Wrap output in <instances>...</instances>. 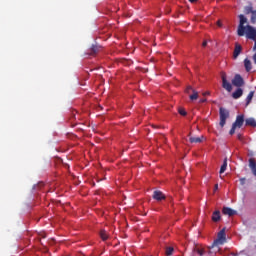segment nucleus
<instances>
[{
	"label": "nucleus",
	"mask_w": 256,
	"mask_h": 256,
	"mask_svg": "<svg viewBox=\"0 0 256 256\" xmlns=\"http://www.w3.org/2000/svg\"><path fill=\"white\" fill-rule=\"evenodd\" d=\"M238 17L240 22L238 25L237 33L239 37H243L245 35V28H247V26H245V23H247V18L243 14H240Z\"/></svg>",
	"instance_id": "nucleus-1"
},
{
	"label": "nucleus",
	"mask_w": 256,
	"mask_h": 256,
	"mask_svg": "<svg viewBox=\"0 0 256 256\" xmlns=\"http://www.w3.org/2000/svg\"><path fill=\"white\" fill-rule=\"evenodd\" d=\"M225 241H227V237H226V234H225V228H223L218 233V238L213 242L210 249H213V247H215L216 245H223V243H225Z\"/></svg>",
	"instance_id": "nucleus-2"
},
{
	"label": "nucleus",
	"mask_w": 256,
	"mask_h": 256,
	"mask_svg": "<svg viewBox=\"0 0 256 256\" xmlns=\"http://www.w3.org/2000/svg\"><path fill=\"white\" fill-rule=\"evenodd\" d=\"M220 113V127H225V123H227V119H229V110L221 107L219 109Z\"/></svg>",
	"instance_id": "nucleus-3"
},
{
	"label": "nucleus",
	"mask_w": 256,
	"mask_h": 256,
	"mask_svg": "<svg viewBox=\"0 0 256 256\" xmlns=\"http://www.w3.org/2000/svg\"><path fill=\"white\" fill-rule=\"evenodd\" d=\"M247 39H251L252 41H256V29L251 25H247L245 28V33Z\"/></svg>",
	"instance_id": "nucleus-4"
},
{
	"label": "nucleus",
	"mask_w": 256,
	"mask_h": 256,
	"mask_svg": "<svg viewBox=\"0 0 256 256\" xmlns=\"http://www.w3.org/2000/svg\"><path fill=\"white\" fill-rule=\"evenodd\" d=\"M221 79L223 89L228 91V93H231V91H233V86L231 85V83H229V81H227V74L225 72L221 73Z\"/></svg>",
	"instance_id": "nucleus-5"
},
{
	"label": "nucleus",
	"mask_w": 256,
	"mask_h": 256,
	"mask_svg": "<svg viewBox=\"0 0 256 256\" xmlns=\"http://www.w3.org/2000/svg\"><path fill=\"white\" fill-rule=\"evenodd\" d=\"M234 87H243L245 85V80L239 74H236L232 80Z\"/></svg>",
	"instance_id": "nucleus-6"
},
{
	"label": "nucleus",
	"mask_w": 256,
	"mask_h": 256,
	"mask_svg": "<svg viewBox=\"0 0 256 256\" xmlns=\"http://www.w3.org/2000/svg\"><path fill=\"white\" fill-rule=\"evenodd\" d=\"M243 123H245V116L241 114L236 117V120L232 125H234L236 128L238 127V129H241V127H243Z\"/></svg>",
	"instance_id": "nucleus-7"
},
{
	"label": "nucleus",
	"mask_w": 256,
	"mask_h": 256,
	"mask_svg": "<svg viewBox=\"0 0 256 256\" xmlns=\"http://www.w3.org/2000/svg\"><path fill=\"white\" fill-rule=\"evenodd\" d=\"M243 51V47L239 43H235V48L233 52V59H237L239 55H241V52Z\"/></svg>",
	"instance_id": "nucleus-8"
},
{
	"label": "nucleus",
	"mask_w": 256,
	"mask_h": 256,
	"mask_svg": "<svg viewBox=\"0 0 256 256\" xmlns=\"http://www.w3.org/2000/svg\"><path fill=\"white\" fill-rule=\"evenodd\" d=\"M190 91H192V95H190V99L191 101H195L199 98V93L197 91H195L191 86H188L186 89V93H190Z\"/></svg>",
	"instance_id": "nucleus-9"
},
{
	"label": "nucleus",
	"mask_w": 256,
	"mask_h": 256,
	"mask_svg": "<svg viewBox=\"0 0 256 256\" xmlns=\"http://www.w3.org/2000/svg\"><path fill=\"white\" fill-rule=\"evenodd\" d=\"M222 213H223V215H228V217H233V215H237V211H235L229 207H223Z\"/></svg>",
	"instance_id": "nucleus-10"
},
{
	"label": "nucleus",
	"mask_w": 256,
	"mask_h": 256,
	"mask_svg": "<svg viewBox=\"0 0 256 256\" xmlns=\"http://www.w3.org/2000/svg\"><path fill=\"white\" fill-rule=\"evenodd\" d=\"M101 51V46L93 44L90 48V55H97Z\"/></svg>",
	"instance_id": "nucleus-11"
},
{
	"label": "nucleus",
	"mask_w": 256,
	"mask_h": 256,
	"mask_svg": "<svg viewBox=\"0 0 256 256\" xmlns=\"http://www.w3.org/2000/svg\"><path fill=\"white\" fill-rule=\"evenodd\" d=\"M203 139H205L204 136L193 137V136H191V134H189L190 143H203Z\"/></svg>",
	"instance_id": "nucleus-12"
},
{
	"label": "nucleus",
	"mask_w": 256,
	"mask_h": 256,
	"mask_svg": "<svg viewBox=\"0 0 256 256\" xmlns=\"http://www.w3.org/2000/svg\"><path fill=\"white\" fill-rule=\"evenodd\" d=\"M212 221H214V223L221 221V212L219 210L213 212Z\"/></svg>",
	"instance_id": "nucleus-13"
},
{
	"label": "nucleus",
	"mask_w": 256,
	"mask_h": 256,
	"mask_svg": "<svg viewBox=\"0 0 256 256\" xmlns=\"http://www.w3.org/2000/svg\"><path fill=\"white\" fill-rule=\"evenodd\" d=\"M233 99H239L240 97H243V89L238 88L235 92L232 93Z\"/></svg>",
	"instance_id": "nucleus-14"
},
{
	"label": "nucleus",
	"mask_w": 256,
	"mask_h": 256,
	"mask_svg": "<svg viewBox=\"0 0 256 256\" xmlns=\"http://www.w3.org/2000/svg\"><path fill=\"white\" fill-rule=\"evenodd\" d=\"M244 67H245L247 73H249V71H251V70L253 69V66H252V64H251V60H249V59L246 58V59L244 60Z\"/></svg>",
	"instance_id": "nucleus-15"
},
{
	"label": "nucleus",
	"mask_w": 256,
	"mask_h": 256,
	"mask_svg": "<svg viewBox=\"0 0 256 256\" xmlns=\"http://www.w3.org/2000/svg\"><path fill=\"white\" fill-rule=\"evenodd\" d=\"M174 251H175V249L173 248V246H165L164 247V253H165L166 256L173 255Z\"/></svg>",
	"instance_id": "nucleus-16"
},
{
	"label": "nucleus",
	"mask_w": 256,
	"mask_h": 256,
	"mask_svg": "<svg viewBox=\"0 0 256 256\" xmlns=\"http://www.w3.org/2000/svg\"><path fill=\"white\" fill-rule=\"evenodd\" d=\"M246 126L248 127H256V121L254 118H247L245 120Z\"/></svg>",
	"instance_id": "nucleus-17"
},
{
	"label": "nucleus",
	"mask_w": 256,
	"mask_h": 256,
	"mask_svg": "<svg viewBox=\"0 0 256 256\" xmlns=\"http://www.w3.org/2000/svg\"><path fill=\"white\" fill-rule=\"evenodd\" d=\"M100 237L102 241H107L109 239V234L105 230L100 231Z\"/></svg>",
	"instance_id": "nucleus-18"
},
{
	"label": "nucleus",
	"mask_w": 256,
	"mask_h": 256,
	"mask_svg": "<svg viewBox=\"0 0 256 256\" xmlns=\"http://www.w3.org/2000/svg\"><path fill=\"white\" fill-rule=\"evenodd\" d=\"M227 171V158L224 159L223 164L220 168V175H223Z\"/></svg>",
	"instance_id": "nucleus-19"
},
{
	"label": "nucleus",
	"mask_w": 256,
	"mask_h": 256,
	"mask_svg": "<svg viewBox=\"0 0 256 256\" xmlns=\"http://www.w3.org/2000/svg\"><path fill=\"white\" fill-rule=\"evenodd\" d=\"M152 197H153V199H155L156 201H161V191H159V190L154 191Z\"/></svg>",
	"instance_id": "nucleus-20"
},
{
	"label": "nucleus",
	"mask_w": 256,
	"mask_h": 256,
	"mask_svg": "<svg viewBox=\"0 0 256 256\" xmlns=\"http://www.w3.org/2000/svg\"><path fill=\"white\" fill-rule=\"evenodd\" d=\"M255 95V91H251L247 98H246V105H249V103H251V101L253 100V96Z\"/></svg>",
	"instance_id": "nucleus-21"
},
{
	"label": "nucleus",
	"mask_w": 256,
	"mask_h": 256,
	"mask_svg": "<svg viewBox=\"0 0 256 256\" xmlns=\"http://www.w3.org/2000/svg\"><path fill=\"white\" fill-rule=\"evenodd\" d=\"M250 21H251L252 25L256 24V10H254V12H252Z\"/></svg>",
	"instance_id": "nucleus-22"
},
{
	"label": "nucleus",
	"mask_w": 256,
	"mask_h": 256,
	"mask_svg": "<svg viewBox=\"0 0 256 256\" xmlns=\"http://www.w3.org/2000/svg\"><path fill=\"white\" fill-rule=\"evenodd\" d=\"M253 12H255V10H253V7L248 6V7L245 8L246 15H249V13H251V15H252Z\"/></svg>",
	"instance_id": "nucleus-23"
},
{
	"label": "nucleus",
	"mask_w": 256,
	"mask_h": 256,
	"mask_svg": "<svg viewBox=\"0 0 256 256\" xmlns=\"http://www.w3.org/2000/svg\"><path fill=\"white\" fill-rule=\"evenodd\" d=\"M178 113H180V115H182L183 117H185V115H187V111H185V109H183V108H179Z\"/></svg>",
	"instance_id": "nucleus-24"
},
{
	"label": "nucleus",
	"mask_w": 256,
	"mask_h": 256,
	"mask_svg": "<svg viewBox=\"0 0 256 256\" xmlns=\"http://www.w3.org/2000/svg\"><path fill=\"white\" fill-rule=\"evenodd\" d=\"M235 129H237V126L232 124V128L229 131L230 135H235Z\"/></svg>",
	"instance_id": "nucleus-25"
},
{
	"label": "nucleus",
	"mask_w": 256,
	"mask_h": 256,
	"mask_svg": "<svg viewBox=\"0 0 256 256\" xmlns=\"http://www.w3.org/2000/svg\"><path fill=\"white\" fill-rule=\"evenodd\" d=\"M197 253H198V255H200V256H204V255H205V250H204V249H198V250H197Z\"/></svg>",
	"instance_id": "nucleus-26"
},
{
	"label": "nucleus",
	"mask_w": 256,
	"mask_h": 256,
	"mask_svg": "<svg viewBox=\"0 0 256 256\" xmlns=\"http://www.w3.org/2000/svg\"><path fill=\"white\" fill-rule=\"evenodd\" d=\"M237 139H238L239 141H243V135L237 134Z\"/></svg>",
	"instance_id": "nucleus-27"
},
{
	"label": "nucleus",
	"mask_w": 256,
	"mask_h": 256,
	"mask_svg": "<svg viewBox=\"0 0 256 256\" xmlns=\"http://www.w3.org/2000/svg\"><path fill=\"white\" fill-rule=\"evenodd\" d=\"M245 181H246L245 178H240V185H245Z\"/></svg>",
	"instance_id": "nucleus-28"
},
{
	"label": "nucleus",
	"mask_w": 256,
	"mask_h": 256,
	"mask_svg": "<svg viewBox=\"0 0 256 256\" xmlns=\"http://www.w3.org/2000/svg\"><path fill=\"white\" fill-rule=\"evenodd\" d=\"M167 199V197L165 196V194L161 193V201H165Z\"/></svg>",
	"instance_id": "nucleus-29"
},
{
	"label": "nucleus",
	"mask_w": 256,
	"mask_h": 256,
	"mask_svg": "<svg viewBox=\"0 0 256 256\" xmlns=\"http://www.w3.org/2000/svg\"><path fill=\"white\" fill-rule=\"evenodd\" d=\"M202 46H203V47H207V40H205V41L202 43Z\"/></svg>",
	"instance_id": "nucleus-30"
},
{
	"label": "nucleus",
	"mask_w": 256,
	"mask_h": 256,
	"mask_svg": "<svg viewBox=\"0 0 256 256\" xmlns=\"http://www.w3.org/2000/svg\"><path fill=\"white\" fill-rule=\"evenodd\" d=\"M217 189H219V184H216V185L214 186V191H217Z\"/></svg>",
	"instance_id": "nucleus-31"
},
{
	"label": "nucleus",
	"mask_w": 256,
	"mask_h": 256,
	"mask_svg": "<svg viewBox=\"0 0 256 256\" xmlns=\"http://www.w3.org/2000/svg\"><path fill=\"white\" fill-rule=\"evenodd\" d=\"M207 102V99H200V103H205Z\"/></svg>",
	"instance_id": "nucleus-32"
},
{
	"label": "nucleus",
	"mask_w": 256,
	"mask_h": 256,
	"mask_svg": "<svg viewBox=\"0 0 256 256\" xmlns=\"http://www.w3.org/2000/svg\"><path fill=\"white\" fill-rule=\"evenodd\" d=\"M203 95L206 97V95H210V92H204Z\"/></svg>",
	"instance_id": "nucleus-33"
},
{
	"label": "nucleus",
	"mask_w": 256,
	"mask_h": 256,
	"mask_svg": "<svg viewBox=\"0 0 256 256\" xmlns=\"http://www.w3.org/2000/svg\"><path fill=\"white\" fill-rule=\"evenodd\" d=\"M167 201H169V202L171 203V201H173V198L168 197V198H167Z\"/></svg>",
	"instance_id": "nucleus-34"
},
{
	"label": "nucleus",
	"mask_w": 256,
	"mask_h": 256,
	"mask_svg": "<svg viewBox=\"0 0 256 256\" xmlns=\"http://www.w3.org/2000/svg\"><path fill=\"white\" fill-rule=\"evenodd\" d=\"M190 3H197L198 0H189Z\"/></svg>",
	"instance_id": "nucleus-35"
},
{
	"label": "nucleus",
	"mask_w": 256,
	"mask_h": 256,
	"mask_svg": "<svg viewBox=\"0 0 256 256\" xmlns=\"http://www.w3.org/2000/svg\"><path fill=\"white\" fill-rule=\"evenodd\" d=\"M218 25H219V27H221V22L218 21Z\"/></svg>",
	"instance_id": "nucleus-36"
},
{
	"label": "nucleus",
	"mask_w": 256,
	"mask_h": 256,
	"mask_svg": "<svg viewBox=\"0 0 256 256\" xmlns=\"http://www.w3.org/2000/svg\"><path fill=\"white\" fill-rule=\"evenodd\" d=\"M162 205H165L164 202H162Z\"/></svg>",
	"instance_id": "nucleus-37"
}]
</instances>
